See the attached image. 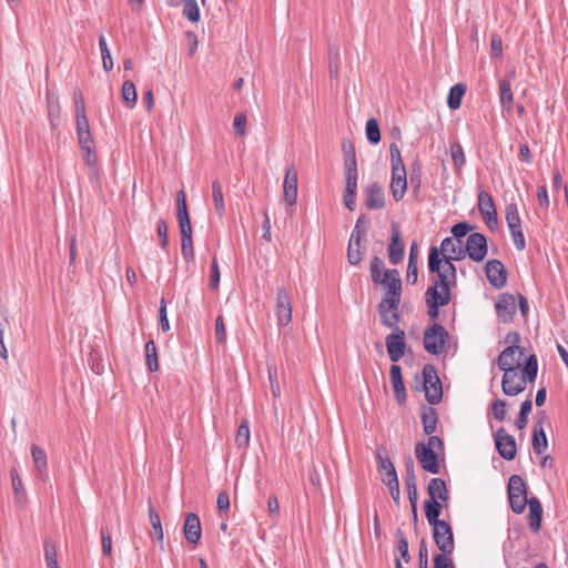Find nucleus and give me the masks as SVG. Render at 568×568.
Segmentation results:
<instances>
[{
	"label": "nucleus",
	"mask_w": 568,
	"mask_h": 568,
	"mask_svg": "<svg viewBox=\"0 0 568 568\" xmlns=\"http://www.w3.org/2000/svg\"><path fill=\"white\" fill-rule=\"evenodd\" d=\"M538 363L536 355H530L523 368V375L517 371L504 372L501 381L503 393L507 396H516L526 389L527 382H534L537 377Z\"/></svg>",
	"instance_id": "obj_1"
},
{
	"label": "nucleus",
	"mask_w": 568,
	"mask_h": 568,
	"mask_svg": "<svg viewBox=\"0 0 568 568\" xmlns=\"http://www.w3.org/2000/svg\"><path fill=\"white\" fill-rule=\"evenodd\" d=\"M390 153V166H392V180H390V192L393 199L399 202L407 191V173L403 162L402 153L396 143L389 145Z\"/></svg>",
	"instance_id": "obj_2"
},
{
	"label": "nucleus",
	"mask_w": 568,
	"mask_h": 568,
	"mask_svg": "<svg viewBox=\"0 0 568 568\" xmlns=\"http://www.w3.org/2000/svg\"><path fill=\"white\" fill-rule=\"evenodd\" d=\"M462 258H464L463 247L458 248V255H449L446 257L444 261V270L437 272L436 276L432 278L433 284L427 288L426 293H430L435 290L439 296L452 300L450 285L456 283V267L453 264V261Z\"/></svg>",
	"instance_id": "obj_3"
},
{
	"label": "nucleus",
	"mask_w": 568,
	"mask_h": 568,
	"mask_svg": "<svg viewBox=\"0 0 568 568\" xmlns=\"http://www.w3.org/2000/svg\"><path fill=\"white\" fill-rule=\"evenodd\" d=\"M508 499L511 510L515 514H523L529 501L527 498L526 484L521 476L513 475L508 481Z\"/></svg>",
	"instance_id": "obj_4"
},
{
	"label": "nucleus",
	"mask_w": 568,
	"mask_h": 568,
	"mask_svg": "<svg viewBox=\"0 0 568 568\" xmlns=\"http://www.w3.org/2000/svg\"><path fill=\"white\" fill-rule=\"evenodd\" d=\"M448 333L438 323H433L424 332V348L432 355H438L445 348Z\"/></svg>",
	"instance_id": "obj_5"
},
{
	"label": "nucleus",
	"mask_w": 568,
	"mask_h": 568,
	"mask_svg": "<svg viewBox=\"0 0 568 568\" xmlns=\"http://www.w3.org/2000/svg\"><path fill=\"white\" fill-rule=\"evenodd\" d=\"M423 386L425 396L429 404H438L443 397L440 379L433 365L427 364L423 368Z\"/></svg>",
	"instance_id": "obj_6"
},
{
	"label": "nucleus",
	"mask_w": 568,
	"mask_h": 568,
	"mask_svg": "<svg viewBox=\"0 0 568 568\" xmlns=\"http://www.w3.org/2000/svg\"><path fill=\"white\" fill-rule=\"evenodd\" d=\"M433 537L440 550L439 555L448 556L454 552L455 541L450 525L447 521L433 526Z\"/></svg>",
	"instance_id": "obj_7"
},
{
	"label": "nucleus",
	"mask_w": 568,
	"mask_h": 568,
	"mask_svg": "<svg viewBox=\"0 0 568 568\" xmlns=\"http://www.w3.org/2000/svg\"><path fill=\"white\" fill-rule=\"evenodd\" d=\"M464 256L467 254L468 257L476 262H483L487 255V239L481 233H471L468 235L465 247H463Z\"/></svg>",
	"instance_id": "obj_8"
},
{
	"label": "nucleus",
	"mask_w": 568,
	"mask_h": 568,
	"mask_svg": "<svg viewBox=\"0 0 568 568\" xmlns=\"http://www.w3.org/2000/svg\"><path fill=\"white\" fill-rule=\"evenodd\" d=\"M399 304L400 301H395L394 298H382L378 305V314L381 316V322L384 326L397 329L398 323L400 321L399 313Z\"/></svg>",
	"instance_id": "obj_9"
},
{
	"label": "nucleus",
	"mask_w": 568,
	"mask_h": 568,
	"mask_svg": "<svg viewBox=\"0 0 568 568\" xmlns=\"http://www.w3.org/2000/svg\"><path fill=\"white\" fill-rule=\"evenodd\" d=\"M495 445L498 454L506 460H513L517 454V445L514 436L508 434L504 427L495 433Z\"/></svg>",
	"instance_id": "obj_10"
},
{
	"label": "nucleus",
	"mask_w": 568,
	"mask_h": 568,
	"mask_svg": "<svg viewBox=\"0 0 568 568\" xmlns=\"http://www.w3.org/2000/svg\"><path fill=\"white\" fill-rule=\"evenodd\" d=\"M377 284L382 285L386 291V295L383 298L400 301L402 280L397 270H386L383 274V278Z\"/></svg>",
	"instance_id": "obj_11"
},
{
	"label": "nucleus",
	"mask_w": 568,
	"mask_h": 568,
	"mask_svg": "<svg viewBox=\"0 0 568 568\" xmlns=\"http://www.w3.org/2000/svg\"><path fill=\"white\" fill-rule=\"evenodd\" d=\"M385 343L389 359L397 363L405 354V332L402 328L394 329V333L386 336Z\"/></svg>",
	"instance_id": "obj_12"
},
{
	"label": "nucleus",
	"mask_w": 568,
	"mask_h": 568,
	"mask_svg": "<svg viewBox=\"0 0 568 568\" xmlns=\"http://www.w3.org/2000/svg\"><path fill=\"white\" fill-rule=\"evenodd\" d=\"M524 351L518 346L506 347L498 356L497 365L503 372L518 371Z\"/></svg>",
	"instance_id": "obj_13"
},
{
	"label": "nucleus",
	"mask_w": 568,
	"mask_h": 568,
	"mask_svg": "<svg viewBox=\"0 0 568 568\" xmlns=\"http://www.w3.org/2000/svg\"><path fill=\"white\" fill-rule=\"evenodd\" d=\"M297 170L295 165L292 163L287 165L285 171V178L283 183V196L284 201L288 206H293L296 204L297 200Z\"/></svg>",
	"instance_id": "obj_14"
},
{
	"label": "nucleus",
	"mask_w": 568,
	"mask_h": 568,
	"mask_svg": "<svg viewBox=\"0 0 568 568\" xmlns=\"http://www.w3.org/2000/svg\"><path fill=\"white\" fill-rule=\"evenodd\" d=\"M405 244L397 223L390 224V243L388 245V258L393 265L399 264L404 258Z\"/></svg>",
	"instance_id": "obj_15"
},
{
	"label": "nucleus",
	"mask_w": 568,
	"mask_h": 568,
	"mask_svg": "<svg viewBox=\"0 0 568 568\" xmlns=\"http://www.w3.org/2000/svg\"><path fill=\"white\" fill-rule=\"evenodd\" d=\"M415 455L422 468L430 474L439 473V464L437 455L432 447H427L424 443H418L415 447Z\"/></svg>",
	"instance_id": "obj_16"
},
{
	"label": "nucleus",
	"mask_w": 568,
	"mask_h": 568,
	"mask_svg": "<svg viewBox=\"0 0 568 568\" xmlns=\"http://www.w3.org/2000/svg\"><path fill=\"white\" fill-rule=\"evenodd\" d=\"M275 312L280 326H286L292 321L291 298L284 287H280L276 294Z\"/></svg>",
	"instance_id": "obj_17"
},
{
	"label": "nucleus",
	"mask_w": 568,
	"mask_h": 568,
	"mask_svg": "<svg viewBox=\"0 0 568 568\" xmlns=\"http://www.w3.org/2000/svg\"><path fill=\"white\" fill-rule=\"evenodd\" d=\"M485 272L488 282L495 288H503L507 283V271L499 260H490L486 263Z\"/></svg>",
	"instance_id": "obj_18"
},
{
	"label": "nucleus",
	"mask_w": 568,
	"mask_h": 568,
	"mask_svg": "<svg viewBox=\"0 0 568 568\" xmlns=\"http://www.w3.org/2000/svg\"><path fill=\"white\" fill-rule=\"evenodd\" d=\"M495 308L497 316L501 322H511L516 313V301L514 295L509 293L500 294L496 302Z\"/></svg>",
	"instance_id": "obj_19"
},
{
	"label": "nucleus",
	"mask_w": 568,
	"mask_h": 568,
	"mask_svg": "<svg viewBox=\"0 0 568 568\" xmlns=\"http://www.w3.org/2000/svg\"><path fill=\"white\" fill-rule=\"evenodd\" d=\"M365 197V206L369 210H379L385 206V196L383 187L379 183L373 182L363 191Z\"/></svg>",
	"instance_id": "obj_20"
},
{
	"label": "nucleus",
	"mask_w": 568,
	"mask_h": 568,
	"mask_svg": "<svg viewBox=\"0 0 568 568\" xmlns=\"http://www.w3.org/2000/svg\"><path fill=\"white\" fill-rule=\"evenodd\" d=\"M47 113L51 131L54 134L60 125L61 106L59 97L52 91H47Z\"/></svg>",
	"instance_id": "obj_21"
},
{
	"label": "nucleus",
	"mask_w": 568,
	"mask_h": 568,
	"mask_svg": "<svg viewBox=\"0 0 568 568\" xmlns=\"http://www.w3.org/2000/svg\"><path fill=\"white\" fill-rule=\"evenodd\" d=\"M183 532H184L185 539L190 544H192V545L199 544V541L201 539L202 530H201L200 518L196 514L190 513L186 516L184 526H183Z\"/></svg>",
	"instance_id": "obj_22"
},
{
	"label": "nucleus",
	"mask_w": 568,
	"mask_h": 568,
	"mask_svg": "<svg viewBox=\"0 0 568 568\" xmlns=\"http://www.w3.org/2000/svg\"><path fill=\"white\" fill-rule=\"evenodd\" d=\"M390 383L395 393V397L399 404L406 400V389L402 377V368L397 364H393L389 369Z\"/></svg>",
	"instance_id": "obj_23"
},
{
	"label": "nucleus",
	"mask_w": 568,
	"mask_h": 568,
	"mask_svg": "<svg viewBox=\"0 0 568 568\" xmlns=\"http://www.w3.org/2000/svg\"><path fill=\"white\" fill-rule=\"evenodd\" d=\"M79 145L84 152L83 159L88 165L94 164L97 155L94 152V141L91 131L77 133Z\"/></svg>",
	"instance_id": "obj_24"
},
{
	"label": "nucleus",
	"mask_w": 568,
	"mask_h": 568,
	"mask_svg": "<svg viewBox=\"0 0 568 568\" xmlns=\"http://www.w3.org/2000/svg\"><path fill=\"white\" fill-rule=\"evenodd\" d=\"M427 491L429 495L428 500H438L445 504L448 503V490L446 487V483L442 478H432L428 483Z\"/></svg>",
	"instance_id": "obj_25"
},
{
	"label": "nucleus",
	"mask_w": 568,
	"mask_h": 568,
	"mask_svg": "<svg viewBox=\"0 0 568 568\" xmlns=\"http://www.w3.org/2000/svg\"><path fill=\"white\" fill-rule=\"evenodd\" d=\"M425 300L427 304V314L432 320H436L439 315V308L449 304L450 298L439 296L436 291L425 293Z\"/></svg>",
	"instance_id": "obj_26"
},
{
	"label": "nucleus",
	"mask_w": 568,
	"mask_h": 568,
	"mask_svg": "<svg viewBox=\"0 0 568 568\" xmlns=\"http://www.w3.org/2000/svg\"><path fill=\"white\" fill-rule=\"evenodd\" d=\"M342 149L344 152V175H358L354 144L351 141H344Z\"/></svg>",
	"instance_id": "obj_27"
},
{
	"label": "nucleus",
	"mask_w": 568,
	"mask_h": 568,
	"mask_svg": "<svg viewBox=\"0 0 568 568\" xmlns=\"http://www.w3.org/2000/svg\"><path fill=\"white\" fill-rule=\"evenodd\" d=\"M529 506V516L528 523L529 528L534 532H538L541 527V518H542V506L537 497L529 498L527 504Z\"/></svg>",
	"instance_id": "obj_28"
},
{
	"label": "nucleus",
	"mask_w": 568,
	"mask_h": 568,
	"mask_svg": "<svg viewBox=\"0 0 568 568\" xmlns=\"http://www.w3.org/2000/svg\"><path fill=\"white\" fill-rule=\"evenodd\" d=\"M180 233H181V253L183 258L186 262H191L194 260V248H193V241H192V226L191 225H184L180 226Z\"/></svg>",
	"instance_id": "obj_29"
},
{
	"label": "nucleus",
	"mask_w": 568,
	"mask_h": 568,
	"mask_svg": "<svg viewBox=\"0 0 568 568\" xmlns=\"http://www.w3.org/2000/svg\"><path fill=\"white\" fill-rule=\"evenodd\" d=\"M499 100L501 108L506 110L508 113H510L514 108V97L510 80L508 79L499 81Z\"/></svg>",
	"instance_id": "obj_30"
},
{
	"label": "nucleus",
	"mask_w": 568,
	"mask_h": 568,
	"mask_svg": "<svg viewBox=\"0 0 568 568\" xmlns=\"http://www.w3.org/2000/svg\"><path fill=\"white\" fill-rule=\"evenodd\" d=\"M420 418L424 433L426 435H432L433 433H435L438 420L436 409L433 407H424L422 410Z\"/></svg>",
	"instance_id": "obj_31"
},
{
	"label": "nucleus",
	"mask_w": 568,
	"mask_h": 568,
	"mask_svg": "<svg viewBox=\"0 0 568 568\" xmlns=\"http://www.w3.org/2000/svg\"><path fill=\"white\" fill-rule=\"evenodd\" d=\"M425 516L430 526H435L437 524H442L445 520H440L439 516L442 514L443 505L438 500H426L424 504Z\"/></svg>",
	"instance_id": "obj_32"
},
{
	"label": "nucleus",
	"mask_w": 568,
	"mask_h": 568,
	"mask_svg": "<svg viewBox=\"0 0 568 568\" xmlns=\"http://www.w3.org/2000/svg\"><path fill=\"white\" fill-rule=\"evenodd\" d=\"M532 449L536 454H541L547 449L548 442L542 427V424L538 422L532 429Z\"/></svg>",
	"instance_id": "obj_33"
},
{
	"label": "nucleus",
	"mask_w": 568,
	"mask_h": 568,
	"mask_svg": "<svg viewBox=\"0 0 568 568\" xmlns=\"http://www.w3.org/2000/svg\"><path fill=\"white\" fill-rule=\"evenodd\" d=\"M176 211L179 226L191 225L186 204V196L183 190L179 191L176 194Z\"/></svg>",
	"instance_id": "obj_34"
},
{
	"label": "nucleus",
	"mask_w": 568,
	"mask_h": 568,
	"mask_svg": "<svg viewBox=\"0 0 568 568\" xmlns=\"http://www.w3.org/2000/svg\"><path fill=\"white\" fill-rule=\"evenodd\" d=\"M466 89L467 88L464 83H457L450 88L447 98V104L450 110L459 109L462 99L466 93Z\"/></svg>",
	"instance_id": "obj_35"
},
{
	"label": "nucleus",
	"mask_w": 568,
	"mask_h": 568,
	"mask_svg": "<svg viewBox=\"0 0 568 568\" xmlns=\"http://www.w3.org/2000/svg\"><path fill=\"white\" fill-rule=\"evenodd\" d=\"M10 475L16 501L17 504L23 505L27 500V494L16 467L11 468Z\"/></svg>",
	"instance_id": "obj_36"
},
{
	"label": "nucleus",
	"mask_w": 568,
	"mask_h": 568,
	"mask_svg": "<svg viewBox=\"0 0 568 568\" xmlns=\"http://www.w3.org/2000/svg\"><path fill=\"white\" fill-rule=\"evenodd\" d=\"M418 277V268H417V245L413 243L409 250L408 265H407V282L410 284H415Z\"/></svg>",
	"instance_id": "obj_37"
},
{
	"label": "nucleus",
	"mask_w": 568,
	"mask_h": 568,
	"mask_svg": "<svg viewBox=\"0 0 568 568\" xmlns=\"http://www.w3.org/2000/svg\"><path fill=\"white\" fill-rule=\"evenodd\" d=\"M478 210L481 216L489 215L491 217V214L497 213L493 197L486 191H481L478 194Z\"/></svg>",
	"instance_id": "obj_38"
},
{
	"label": "nucleus",
	"mask_w": 568,
	"mask_h": 568,
	"mask_svg": "<svg viewBox=\"0 0 568 568\" xmlns=\"http://www.w3.org/2000/svg\"><path fill=\"white\" fill-rule=\"evenodd\" d=\"M212 199L216 214L219 216H223L225 213V205L223 200L222 186L217 180L212 182Z\"/></svg>",
	"instance_id": "obj_39"
},
{
	"label": "nucleus",
	"mask_w": 568,
	"mask_h": 568,
	"mask_svg": "<svg viewBox=\"0 0 568 568\" xmlns=\"http://www.w3.org/2000/svg\"><path fill=\"white\" fill-rule=\"evenodd\" d=\"M31 455L37 470L39 471L40 476H43L48 466L47 454L42 448L33 445L31 447Z\"/></svg>",
	"instance_id": "obj_40"
},
{
	"label": "nucleus",
	"mask_w": 568,
	"mask_h": 568,
	"mask_svg": "<svg viewBox=\"0 0 568 568\" xmlns=\"http://www.w3.org/2000/svg\"><path fill=\"white\" fill-rule=\"evenodd\" d=\"M144 352L149 371L156 372L159 369L158 353L155 343L152 339L145 343Z\"/></svg>",
	"instance_id": "obj_41"
},
{
	"label": "nucleus",
	"mask_w": 568,
	"mask_h": 568,
	"mask_svg": "<svg viewBox=\"0 0 568 568\" xmlns=\"http://www.w3.org/2000/svg\"><path fill=\"white\" fill-rule=\"evenodd\" d=\"M149 519H150V524L153 528L154 537L156 538L158 541H160L161 546H163L164 535H163V529H162V525H161V519H160L158 511L152 507L151 504L149 507Z\"/></svg>",
	"instance_id": "obj_42"
},
{
	"label": "nucleus",
	"mask_w": 568,
	"mask_h": 568,
	"mask_svg": "<svg viewBox=\"0 0 568 568\" xmlns=\"http://www.w3.org/2000/svg\"><path fill=\"white\" fill-rule=\"evenodd\" d=\"M122 99L128 108L132 109L136 103V89L132 81L126 80L122 85Z\"/></svg>",
	"instance_id": "obj_43"
},
{
	"label": "nucleus",
	"mask_w": 568,
	"mask_h": 568,
	"mask_svg": "<svg viewBox=\"0 0 568 568\" xmlns=\"http://www.w3.org/2000/svg\"><path fill=\"white\" fill-rule=\"evenodd\" d=\"M440 254L442 253L437 247H430L428 253V270L430 273H437L444 270V258L442 260L439 257Z\"/></svg>",
	"instance_id": "obj_44"
},
{
	"label": "nucleus",
	"mask_w": 568,
	"mask_h": 568,
	"mask_svg": "<svg viewBox=\"0 0 568 568\" xmlns=\"http://www.w3.org/2000/svg\"><path fill=\"white\" fill-rule=\"evenodd\" d=\"M365 132L369 143L377 144L381 141L379 124L375 118H372L366 122Z\"/></svg>",
	"instance_id": "obj_45"
},
{
	"label": "nucleus",
	"mask_w": 568,
	"mask_h": 568,
	"mask_svg": "<svg viewBox=\"0 0 568 568\" xmlns=\"http://www.w3.org/2000/svg\"><path fill=\"white\" fill-rule=\"evenodd\" d=\"M508 229L521 225L518 206L516 203H509L505 210Z\"/></svg>",
	"instance_id": "obj_46"
},
{
	"label": "nucleus",
	"mask_w": 568,
	"mask_h": 568,
	"mask_svg": "<svg viewBox=\"0 0 568 568\" xmlns=\"http://www.w3.org/2000/svg\"><path fill=\"white\" fill-rule=\"evenodd\" d=\"M99 47H100V51H101L103 69L105 71L112 70L113 60H112L110 50L108 48L106 40L103 34H101L99 37Z\"/></svg>",
	"instance_id": "obj_47"
},
{
	"label": "nucleus",
	"mask_w": 568,
	"mask_h": 568,
	"mask_svg": "<svg viewBox=\"0 0 568 568\" xmlns=\"http://www.w3.org/2000/svg\"><path fill=\"white\" fill-rule=\"evenodd\" d=\"M183 16L192 22L200 19V9L195 0H183Z\"/></svg>",
	"instance_id": "obj_48"
},
{
	"label": "nucleus",
	"mask_w": 568,
	"mask_h": 568,
	"mask_svg": "<svg viewBox=\"0 0 568 568\" xmlns=\"http://www.w3.org/2000/svg\"><path fill=\"white\" fill-rule=\"evenodd\" d=\"M377 470L381 475L389 471V468H395L394 464L389 459L385 449L378 448L376 452Z\"/></svg>",
	"instance_id": "obj_49"
},
{
	"label": "nucleus",
	"mask_w": 568,
	"mask_h": 568,
	"mask_svg": "<svg viewBox=\"0 0 568 568\" xmlns=\"http://www.w3.org/2000/svg\"><path fill=\"white\" fill-rule=\"evenodd\" d=\"M450 154L455 169L460 170L466 163L464 150L460 143L455 142L450 144Z\"/></svg>",
	"instance_id": "obj_50"
},
{
	"label": "nucleus",
	"mask_w": 568,
	"mask_h": 568,
	"mask_svg": "<svg viewBox=\"0 0 568 568\" xmlns=\"http://www.w3.org/2000/svg\"><path fill=\"white\" fill-rule=\"evenodd\" d=\"M347 260L352 265H357L362 261L361 242L349 240L347 247Z\"/></svg>",
	"instance_id": "obj_51"
},
{
	"label": "nucleus",
	"mask_w": 568,
	"mask_h": 568,
	"mask_svg": "<svg viewBox=\"0 0 568 568\" xmlns=\"http://www.w3.org/2000/svg\"><path fill=\"white\" fill-rule=\"evenodd\" d=\"M250 443V427L246 420L241 423L235 436V444L239 448L246 447Z\"/></svg>",
	"instance_id": "obj_52"
},
{
	"label": "nucleus",
	"mask_w": 568,
	"mask_h": 568,
	"mask_svg": "<svg viewBox=\"0 0 568 568\" xmlns=\"http://www.w3.org/2000/svg\"><path fill=\"white\" fill-rule=\"evenodd\" d=\"M371 276L374 283H378L383 278V274L386 270L384 262L381 257L374 256L371 261Z\"/></svg>",
	"instance_id": "obj_53"
},
{
	"label": "nucleus",
	"mask_w": 568,
	"mask_h": 568,
	"mask_svg": "<svg viewBox=\"0 0 568 568\" xmlns=\"http://www.w3.org/2000/svg\"><path fill=\"white\" fill-rule=\"evenodd\" d=\"M509 232H510V235L513 237V242H514L515 247L518 251H524L526 248V240H525V235L523 233L521 225L515 226V227H510Z\"/></svg>",
	"instance_id": "obj_54"
},
{
	"label": "nucleus",
	"mask_w": 568,
	"mask_h": 568,
	"mask_svg": "<svg viewBox=\"0 0 568 568\" xmlns=\"http://www.w3.org/2000/svg\"><path fill=\"white\" fill-rule=\"evenodd\" d=\"M507 403L504 399L496 398L491 403L493 415L498 422H503L507 414Z\"/></svg>",
	"instance_id": "obj_55"
},
{
	"label": "nucleus",
	"mask_w": 568,
	"mask_h": 568,
	"mask_svg": "<svg viewBox=\"0 0 568 568\" xmlns=\"http://www.w3.org/2000/svg\"><path fill=\"white\" fill-rule=\"evenodd\" d=\"M459 247H462V246L460 245L456 246L450 237H446V239H444L442 241L440 250L439 251L443 254L444 260H445L449 255H452V256L458 255V248Z\"/></svg>",
	"instance_id": "obj_56"
},
{
	"label": "nucleus",
	"mask_w": 568,
	"mask_h": 568,
	"mask_svg": "<svg viewBox=\"0 0 568 568\" xmlns=\"http://www.w3.org/2000/svg\"><path fill=\"white\" fill-rule=\"evenodd\" d=\"M267 372H268V378H270L272 394L275 398H277L281 395V387H280V383L277 381V369L275 366L268 365Z\"/></svg>",
	"instance_id": "obj_57"
},
{
	"label": "nucleus",
	"mask_w": 568,
	"mask_h": 568,
	"mask_svg": "<svg viewBox=\"0 0 568 568\" xmlns=\"http://www.w3.org/2000/svg\"><path fill=\"white\" fill-rule=\"evenodd\" d=\"M101 541H102V552L105 556H111L112 554V538L106 526L101 527Z\"/></svg>",
	"instance_id": "obj_58"
},
{
	"label": "nucleus",
	"mask_w": 568,
	"mask_h": 568,
	"mask_svg": "<svg viewBox=\"0 0 568 568\" xmlns=\"http://www.w3.org/2000/svg\"><path fill=\"white\" fill-rule=\"evenodd\" d=\"M405 485H416L415 466L410 457H408L407 460L405 462Z\"/></svg>",
	"instance_id": "obj_59"
},
{
	"label": "nucleus",
	"mask_w": 568,
	"mask_h": 568,
	"mask_svg": "<svg viewBox=\"0 0 568 568\" xmlns=\"http://www.w3.org/2000/svg\"><path fill=\"white\" fill-rule=\"evenodd\" d=\"M338 64H339V53L337 50L333 52L329 50V62H328V72L331 78L337 79L338 77Z\"/></svg>",
	"instance_id": "obj_60"
},
{
	"label": "nucleus",
	"mask_w": 568,
	"mask_h": 568,
	"mask_svg": "<svg viewBox=\"0 0 568 568\" xmlns=\"http://www.w3.org/2000/svg\"><path fill=\"white\" fill-rule=\"evenodd\" d=\"M246 122L247 118L245 113H237L234 116L233 128L234 131L240 134L241 136L245 135L246 133Z\"/></svg>",
	"instance_id": "obj_61"
},
{
	"label": "nucleus",
	"mask_w": 568,
	"mask_h": 568,
	"mask_svg": "<svg viewBox=\"0 0 568 568\" xmlns=\"http://www.w3.org/2000/svg\"><path fill=\"white\" fill-rule=\"evenodd\" d=\"M156 233L159 237L161 239V247L166 248L169 241H168V225L164 220H159L156 223Z\"/></svg>",
	"instance_id": "obj_62"
},
{
	"label": "nucleus",
	"mask_w": 568,
	"mask_h": 568,
	"mask_svg": "<svg viewBox=\"0 0 568 568\" xmlns=\"http://www.w3.org/2000/svg\"><path fill=\"white\" fill-rule=\"evenodd\" d=\"M215 337L221 344L225 343L226 341L224 320L221 315H219L215 320Z\"/></svg>",
	"instance_id": "obj_63"
},
{
	"label": "nucleus",
	"mask_w": 568,
	"mask_h": 568,
	"mask_svg": "<svg viewBox=\"0 0 568 568\" xmlns=\"http://www.w3.org/2000/svg\"><path fill=\"white\" fill-rule=\"evenodd\" d=\"M433 568H455L453 559L445 555H435Z\"/></svg>",
	"instance_id": "obj_64"
}]
</instances>
